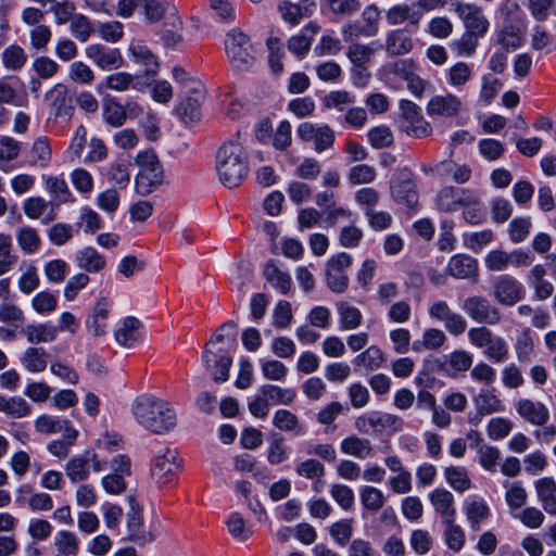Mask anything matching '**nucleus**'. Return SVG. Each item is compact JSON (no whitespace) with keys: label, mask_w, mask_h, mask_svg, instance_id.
I'll return each instance as SVG.
<instances>
[{"label":"nucleus","mask_w":556,"mask_h":556,"mask_svg":"<svg viewBox=\"0 0 556 556\" xmlns=\"http://www.w3.org/2000/svg\"><path fill=\"white\" fill-rule=\"evenodd\" d=\"M321 5L336 16L350 17L356 14L361 8V0H321Z\"/></svg>","instance_id":"obj_44"},{"label":"nucleus","mask_w":556,"mask_h":556,"mask_svg":"<svg viewBox=\"0 0 556 556\" xmlns=\"http://www.w3.org/2000/svg\"><path fill=\"white\" fill-rule=\"evenodd\" d=\"M103 119L112 127H121L125 124V111L123 104L114 98L106 99L103 102Z\"/></svg>","instance_id":"obj_55"},{"label":"nucleus","mask_w":556,"mask_h":556,"mask_svg":"<svg viewBox=\"0 0 556 556\" xmlns=\"http://www.w3.org/2000/svg\"><path fill=\"white\" fill-rule=\"evenodd\" d=\"M0 412L9 418H24L31 413V406L21 396L0 395Z\"/></svg>","instance_id":"obj_37"},{"label":"nucleus","mask_w":556,"mask_h":556,"mask_svg":"<svg viewBox=\"0 0 556 556\" xmlns=\"http://www.w3.org/2000/svg\"><path fill=\"white\" fill-rule=\"evenodd\" d=\"M496 42L506 51L518 49L522 43L519 28L511 24L503 26L497 33Z\"/></svg>","instance_id":"obj_56"},{"label":"nucleus","mask_w":556,"mask_h":556,"mask_svg":"<svg viewBox=\"0 0 556 556\" xmlns=\"http://www.w3.org/2000/svg\"><path fill=\"white\" fill-rule=\"evenodd\" d=\"M131 413L142 428L154 434H166L177 425L173 405L151 394L137 396L131 404Z\"/></svg>","instance_id":"obj_1"},{"label":"nucleus","mask_w":556,"mask_h":556,"mask_svg":"<svg viewBox=\"0 0 556 556\" xmlns=\"http://www.w3.org/2000/svg\"><path fill=\"white\" fill-rule=\"evenodd\" d=\"M129 52L134 62L146 66L144 75L147 77V81L156 76L160 66L159 62L155 55L146 46L132 45L129 48Z\"/></svg>","instance_id":"obj_35"},{"label":"nucleus","mask_w":556,"mask_h":556,"mask_svg":"<svg viewBox=\"0 0 556 556\" xmlns=\"http://www.w3.org/2000/svg\"><path fill=\"white\" fill-rule=\"evenodd\" d=\"M320 30L319 24L309 22L300 34L291 36L288 40V50L300 59H303L311 49L314 36Z\"/></svg>","instance_id":"obj_24"},{"label":"nucleus","mask_w":556,"mask_h":556,"mask_svg":"<svg viewBox=\"0 0 556 556\" xmlns=\"http://www.w3.org/2000/svg\"><path fill=\"white\" fill-rule=\"evenodd\" d=\"M464 513L472 531H479L482 522L486 521L491 515L489 505L482 498L465 502Z\"/></svg>","instance_id":"obj_30"},{"label":"nucleus","mask_w":556,"mask_h":556,"mask_svg":"<svg viewBox=\"0 0 556 556\" xmlns=\"http://www.w3.org/2000/svg\"><path fill=\"white\" fill-rule=\"evenodd\" d=\"M141 323L138 318L128 316L125 317L117 329L114 337L116 342L124 348H131L137 341L140 340Z\"/></svg>","instance_id":"obj_29"},{"label":"nucleus","mask_w":556,"mask_h":556,"mask_svg":"<svg viewBox=\"0 0 556 556\" xmlns=\"http://www.w3.org/2000/svg\"><path fill=\"white\" fill-rule=\"evenodd\" d=\"M55 556H76L79 551V540L71 531L62 530L54 536Z\"/></svg>","instance_id":"obj_45"},{"label":"nucleus","mask_w":556,"mask_h":556,"mask_svg":"<svg viewBox=\"0 0 556 556\" xmlns=\"http://www.w3.org/2000/svg\"><path fill=\"white\" fill-rule=\"evenodd\" d=\"M225 50L229 62L236 71L250 70L255 61L253 45L241 30H230L225 40Z\"/></svg>","instance_id":"obj_5"},{"label":"nucleus","mask_w":556,"mask_h":556,"mask_svg":"<svg viewBox=\"0 0 556 556\" xmlns=\"http://www.w3.org/2000/svg\"><path fill=\"white\" fill-rule=\"evenodd\" d=\"M455 13L464 23L467 31L477 36H484L490 27L488 18L483 15L482 9L476 4L459 2L455 7Z\"/></svg>","instance_id":"obj_12"},{"label":"nucleus","mask_w":556,"mask_h":556,"mask_svg":"<svg viewBox=\"0 0 556 556\" xmlns=\"http://www.w3.org/2000/svg\"><path fill=\"white\" fill-rule=\"evenodd\" d=\"M337 308L342 329L352 330L361 325L362 313L357 307L350 305L348 302H340Z\"/></svg>","instance_id":"obj_57"},{"label":"nucleus","mask_w":556,"mask_h":556,"mask_svg":"<svg viewBox=\"0 0 556 556\" xmlns=\"http://www.w3.org/2000/svg\"><path fill=\"white\" fill-rule=\"evenodd\" d=\"M295 396L296 393L291 388L266 383L257 389L255 397L249 402V412L263 419L267 417L270 405H291Z\"/></svg>","instance_id":"obj_4"},{"label":"nucleus","mask_w":556,"mask_h":556,"mask_svg":"<svg viewBox=\"0 0 556 556\" xmlns=\"http://www.w3.org/2000/svg\"><path fill=\"white\" fill-rule=\"evenodd\" d=\"M414 49V41L403 29H394L386 36V51L390 56H400Z\"/></svg>","instance_id":"obj_32"},{"label":"nucleus","mask_w":556,"mask_h":556,"mask_svg":"<svg viewBox=\"0 0 556 556\" xmlns=\"http://www.w3.org/2000/svg\"><path fill=\"white\" fill-rule=\"evenodd\" d=\"M265 279L282 294H287L292 285L291 276L281 271L273 261H269L264 267Z\"/></svg>","instance_id":"obj_41"},{"label":"nucleus","mask_w":556,"mask_h":556,"mask_svg":"<svg viewBox=\"0 0 556 556\" xmlns=\"http://www.w3.org/2000/svg\"><path fill=\"white\" fill-rule=\"evenodd\" d=\"M444 526L443 539L446 546L453 552H459L463 549L466 543V534L463 528L456 525L455 520L442 522Z\"/></svg>","instance_id":"obj_46"},{"label":"nucleus","mask_w":556,"mask_h":556,"mask_svg":"<svg viewBox=\"0 0 556 556\" xmlns=\"http://www.w3.org/2000/svg\"><path fill=\"white\" fill-rule=\"evenodd\" d=\"M473 202V191L458 187H445L437 195V206L443 212H454L462 204Z\"/></svg>","instance_id":"obj_18"},{"label":"nucleus","mask_w":556,"mask_h":556,"mask_svg":"<svg viewBox=\"0 0 556 556\" xmlns=\"http://www.w3.org/2000/svg\"><path fill=\"white\" fill-rule=\"evenodd\" d=\"M519 416L534 426H544L549 419L548 408L541 402L520 399L516 404Z\"/></svg>","instance_id":"obj_22"},{"label":"nucleus","mask_w":556,"mask_h":556,"mask_svg":"<svg viewBox=\"0 0 556 556\" xmlns=\"http://www.w3.org/2000/svg\"><path fill=\"white\" fill-rule=\"evenodd\" d=\"M138 76H134L126 72H115L108 75L98 87V89L104 87L113 91L122 92L128 90L129 88H134L139 91H144L150 83H141L138 80Z\"/></svg>","instance_id":"obj_25"},{"label":"nucleus","mask_w":556,"mask_h":556,"mask_svg":"<svg viewBox=\"0 0 556 556\" xmlns=\"http://www.w3.org/2000/svg\"><path fill=\"white\" fill-rule=\"evenodd\" d=\"M45 188L56 204L75 202L67 182L61 176H43Z\"/></svg>","instance_id":"obj_34"},{"label":"nucleus","mask_w":556,"mask_h":556,"mask_svg":"<svg viewBox=\"0 0 556 556\" xmlns=\"http://www.w3.org/2000/svg\"><path fill=\"white\" fill-rule=\"evenodd\" d=\"M391 193L397 203L408 207H414L418 203L416 185L409 169L403 168L394 174L391 181Z\"/></svg>","instance_id":"obj_10"},{"label":"nucleus","mask_w":556,"mask_h":556,"mask_svg":"<svg viewBox=\"0 0 556 556\" xmlns=\"http://www.w3.org/2000/svg\"><path fill=\"white\" fill-rule=\"evenodd\" d=\"M446 482L456 492L463 493L471 488V480L466 468L460 466H450L444 469Z\"/></svg>","instance_id":"obj_47"},{"label":"nucleus","mask_w":556,"mask_h":556,"mask_svg":"<svg viewBox=\"0 0 556 556\" xmlns=\"http://www.w3.org/2000/svg\"><path fill=\"white\" fill-rule=\"evenodd\" d=\"M514 349L519 362L530 363L532 361L534 344L530 329H525L517 336Z\"/></svg>","instance_id":"obj_60"},{"label":"nucleus","mask_w":556,"mask_h":556,"mask_svg":"<svg viewBox=\"0 0 556 556\" xmlns=\"http://www.w3.org/2000/svg\"><path fill=\"white\" fill-rule=\"evenodd\" d=\"M380 14L381 11L377 4L366 5L362 12V20L365 24L361 27L359 34L365 37L376 36L379 33Z\"/></svg>","instance_id":"obj_51"},{"label":"nucleus","mask_w":556,"mask_h":556,"mask_svg":"<svg viewBox=\"0 0 556 556\" xmlns=\"http://www.w3.org/2000/svg\"><path fill=\"white\" fill-rule=\"evenodd\" d=\"M273 425L280 431L291 432L299 435L303 432V427L295 414L292 412L280 408L275 412L273 416Z\"/></svg>","instance_id":"obj_43"},{"label":"nucleus","mask_w":556,"mask_h":556,"mask_svg":"<svg viewBox=\"0 0 556 556\" xmlns=\"http://www.w3.org/2000/svg\"><path fill=\"white\" fill-rule=\"evenodd\" d=\"M76 265L86 273L96 274L106 266L105 257L92 247H85L75 254Z\"/></svg>","instance_id":"obj_31"},{"label":"nucleus","mask_w":556,"mask_h":556,"mask_svg":"<svg viewBox=\"0 0 556 556\" xmlns=\"http://www.w3.org/2000/svg\"><path fill=\"white\" fill-rule=\"evenodd\" d=\"M202 362L215 382L222 383L229 379V369L232 365V356L229 354L222 351L218 354H214L208 344H206L202 353Z\"/></svg>","instance_id":"obj_16"},{"label":"nucleus","mask_w":556,"mask_h":556,"mask_svg":"<svg viewBox=\"0 0 556 556\" xmlns=\"http://www.w3.org/2000/svg\"><path fill=\"white\" fill-rule=\"evenodd\" d=\"M70 271V265L61 258L48 261L43 265V274L50 283H61Z\"/></svg>","instance_id":"obj_59"},{"label":"nucleus","mask_w":556,"mask_h":556,"mask_svg":"<svg viewBox=\"0 0 556 556\" xmlns=\"http://www.w3.org/2000/svg\"><path fill=\"white\" fill-rule=\"evenodd\" d=\"M165 26L168 27L162 35V40L165 46L175 48L182 42L181 30L184 27L182 20L178 15L177 9H172V14L167 17Z\"/></svg>","instance_id":"obj_40"},{"label":"nucleus","mask_w":556,"mask_h":556,"mask_svg":"<svg viewBox=\"0 0 556 556\" xmlns=\"http://www.w3.org/2000/svg\"><path fill=\"white\" fill-rule=\"evenodd\" d=\"M504 485L507 489L505 500L508 507L513 511L523 507L528 498V493L522 486V483L520 481H515L511 483L506 482Z\"/></svg>","instance_id":"obj_58"},{"label":"nucleus","mask_w":556,"mask_h":556,"mask_svg":"<svg viewBox=\"0 0 556 556\" xmlns=\"http://www.w3.org/2000/svg\"><path fill=\"white\" fill-rule=\"evenodd\" d=\"M111 303L108 299L101 298L97 301L91 312L88 314L85 326L92 337H102L106 333L108 317Z\"/></svg>","instance_id":"obj_21"},{"label":"nucleus","mask_w":556,"mask_h":556,"mask_svg":"<svg viewBox=\"0 0 556 556\" xmlns=\"http://www.w3.org/2000/svg\"><path fill=\"white\" fill-rule=\"evenodd\" d=\"M383 362L384 357L382 351L378 346L371 345L355 357L354 365L355 367L371 371L378 369Z\"/></svg>","instance_id":"obj_50"},{"label":"nucleus","mask_w":556,"mask_h":556,"mask_svg":"<svg viewBox=\"0 0 556 556\" xmlns=\"http://www.w3.org/2000/svg\"><path fill=\"white\" fill-rule=\"evenodd\" d=\"M403 421L400 417L380 412L362 415L355 420V428L361 433L368 434L372 431L381 432L387 429L397 431L402 428Z\"/></svg>","instance_id":"obj_11"},{"label":"nucleus","mask_w":556,"mask_h":556,"mask_svg":"<svg viewBox=\"0 0 556 556\" xmlns=\"http://www.w3.org/2000/svg\"><path fill=\"white\" fill-rule=\"evenodd\" d=\"M16 241L20 249L26 254L35 253L41 243L38 231L30 226H24L17 229Z\"/></svg>","instance_id":"obj_49"},{"label":"nucleus","mask_w":556,"mask_h":556,"mask_svg":"<svg viewBox=\"0 0 556 556\" xmlns=\"http://www.w3.org/2000/svg\"><path fill=\"white\" fill-rule=\"evenodd\" d=\"M353 258L345 252L332 255L326 263V283L336 293H343L349 287L346 269L351 267Z\"/></svg>","instance_id":"obj_6"},{"label":"nucleus","mask_w":556,"mask_h":556,"mask_svg":"<svg viewBox=\"0 0 556 556\" xmlns=\"http://www.w3.org/2000/svg\"><path fill=\"white\" fill-rule=\"evenodd\" d=\"M22 332L31 344L53 342L58 336V328L49 324L27 325Z\"/></svg>","instance_id":"obj_38"},{"label":"nucleus","mask_w":556,"mask_h":556,"mask_svg":"<svg viewBox=\"0 0 556 556\" xmlns=\"http://www.w3.org/2000/svg\"><path fill=\"white\" fill-rule=\"evenodd\" d=\"M139 172L136 176V191L141 195H148L156 190L164 180L163 166L153 151H143L136 156Z\"/></svg>","instance_id":"obj_3"},{"label":"nucleus","mask_w":556,"mask_h":556,"mask_svg":"<svg viewBox=\"0 0 556 556\" xmlns=\"http://www.w3.org/2000/svg\"><path fill=\"white\" fill-rule=\"evenodd\" d=\"M92 459V451H85L83 454L71 458L66 466L65 472L67 478L73 482H81L88 479L90 460Z\"/></svg>","instance_id":"obj_33"},{"label":"nucleus","mask_w":556,"mask_h":556,"mask_svg":"<svg viewBox=\"0 0 556 556\" xmlns=\"http://www.w3.org/2000/svg\"><path fill=\"white\" fill-rule=\"evenodd\" d=\"M141 8L149 23H156L164 16H166V18L169 17L172 9H176L168 2H160L157 0H144Z\"/></svg>","instance_id":"obj_52"},{"label":"nucleus","mask_w":556,"mask_h":556,"mask_svg":"<svg viewBox=\"0 0 556 556\" xmlns=\"http://www.w3.org/2000/svg\"><path fill=\"white\" fill-rule=\"evenodd\" d=\"M530 263L529 254L522 251L507 253L502 250H493L486 254L484 260L485 267L491 271H504L509 266H528Z\"/></svg>","instance_id":"obj_14"},{"label":"nucleus","mask_w":556,"mask_h":556,"mask_svg":"<svg viewBox=\"0 0 556 556\" xmlns=\"http://www.w3.org/2000/svg\"><path fill=\"white\" fill-rule=\"evenodd\" d=\"M340 450L343 454L354 456L359 459L369 457L372 454V446L368 439L350 435L340 443Z\"/></svg>","instance_id":"obj_36"},{"label":"nucleus","mask_w":556,"mask_h":556,"mask_svg":"<svg viewBox=\"0 0 556 556\" xmlns=\"http://www.w3.org/2000/svg\"><path fill=\"white\" fill-rule=\"evenodd\" d=\"M409 545L416 554L425 555L431 551L433 538L428 530L416 529L410 533Z\"/></svg>","instance_id":"obj_64"},{"label":"nucleus","mask_w":556,"mask_h":556,"mask_svg":"<svg viewBox=\"0 0 556 556\" xmlns=\"http://www.w3.org/2000/svg\"><path fill=\"white\" fill-rule=\"evenodd\" d=\"M536 497L542 508L551 516L556 517V481L552 477L540 478L534 481Z\"/></svg>","instance_id":"obj_27"},{"label":"nucleus","mask_w":556,"mask_h":556,"mask_svg":"<svg viewBox=\"0 0 556 556\" xmlns=\"http://www.w3.org/2000/svg\"><path fill=\"white\" fill-rule=\"evenodd\" d=\"M86 55L103 71L117 70L122 67L124 63V59L118 49L109 48L99 43L88 46Z\"/></svg>","instance_id":"obj_17"},{"label":"nucleus","mask_w":556,"mask_h":556,"mask_svg":"<svg viewBox=\"0 0 556 556\" xmlns=\"http://www.w3.org/2000/svg\"><path fill=\"white\" fill-rule=\"evenodd\" d=\"M472 76V67L465 62H457L446 73V80L450 86L460 89Z\"/></svg>","instance_id":"obj_53"},{"label":"nucleus","mask_w":556,"mask_h":556,"mask_svg":"<svg viewBox=\"0 0 556 556\" xmlns=\"http://www.w3.org/2000/svg\"><path fill=\"white\" fill-rule=\"evenodd\" d=\"M180 462L176 450L161 448L152 459L151 475L159 484L172 482L177 475Z\"/></svg>","instance_id":"obj_7"},{"label":"nucleus","mask_w":556,"mask_h":556,"mask_svg":"<svg viewBox=\"0 0 556 556\" xmlns=\"http://www.w3.org/2000/svg\"><path fill=\"white\" fill-rule=\"evenodd\" d=\"M386 21L390 26H399L404 23L417 26L420 22V13L412 3H399L386 11Z\"/></svg>","instance_id":"obj_26"},{"label":"nucleus","mask_w":556,"mask_h":556,"mask_svg":"<svg viewBox=\"0 0 556 556\" xmlns=\"http://www.w3.org/2000/svg\"><path fill=\"white\" fill-rule=\"evenodd\" d=\"M106 177L121 189L126 188L130 180L129 164L125 161H116L108 168Z\"/></svg>","instance_id":"obj_63"},{"label":"nucleus","mask_w":556,"mask_h":556,"mask_svg":"<svg viewBox=\"0 0 556 556\" xmlns=\"http://www.w3.org/2000/svg\"><path fill=\"white\" fill-rule=\"evenodd\" d=\"M446 273L456 279H470L477 276L478 262L466 254H456L451 257Z\"/></svg>","instance_id":"obj_28"},{"label":"nucleus","mask_w":556,"mask_h":556,"mask_svg":"<svg viewBox=\"0 0 556 556\" xmlns=\"http://www.w3.org/2000/svg\"><path fill=\"white\" fill-rule=\"evenodd\" d=\"M446 341L445 333L438 328H430L424 331L420 339L415 340L412 350L421 353L426 350H439Z\"/></svg>","instance_id":"obj_39"},{"label":"nucleus","mask_w":556,"mask_h":556,"mask_svg":"<svg viewBox=\"0 0 556 556\" xmlns=\"http://www.w3.org/2000/svg\"><path fill=\"white\" fill-rule=\"evenodd\" d=\"M131 509L127 513L126 526L128 535L126 540L144 546L154 540V535L150 530L144 529L142 517L137 507H135L134 497H129Z\"/></svg>","instance_id":"obj_19"},{"label":"nucleus","mask_w":556,"mask_h":556,"mask_svg":"<svg viewBox=\"0 0 556 556\" xmlns=\"http://www.w3.org/2000/svg\"><path fill=\"white\" fill-rule=\"evenodd\" d=\"M523 286L514 277L508 275L500 276L493 283L494 299L503 305L513 306L525 296Z\"/></svg>","instance_id":"obj_13"},{"label":"nucleus","mask_w":556,"mask_h":556,"mask_svg":"<svg viewBox=\"0 0 556 556\" xmlns=\"http://www.w3.org/2000/svg\"><path fill=\"white\" fill-rule=\"evenodd\" d=\"M462 308L475 321L490 326L497 325L502 320L500 311L485 298L472 295L465 299Z\"/></svg>","instance_id":"obj_9"},{"label":"nucleus","mask_w":556,"mask_h":556,"mask_svg":"<svg viewBox=\"0 0 556 556\" xmlns=\"http://www.w3.org/2000/svg\"><path fill=\"white\" fill-rule=\"evenodd\" d=\"M429 500L434 511L440 516L441 522L456 519L454 495L450 491L437 488L429 494Z\"/></svg>","instance_id":"obj_23"},{"label":"nucleus","mask_w":556,"mask_h":556,"mask_svg":"<svg viewBox=\"0 0 556 556\" xmlns=\"http://www.w3.org/2000/svg\"><path fill=\"white\" fill-rule=\"evenodd\" d=\"M50 115L55 121L68 123L72 118L74 106L68 89L64 84H55L45 96Z\"/></svg>","instance_id":"obj_8"},{"label":"nucleus","mask_w":556,"mask_h":556,"mask_svg":"<svg viewBox=\"0 0 556 556\" xmlns=\"http://www.w3.org/2000/svg\"><path fill=\"white\" fill-rule=\"evenodd\" d=\"M21 362L28 371L41 372L48 364L47 353L40 348H28L23 353Z\"/></svg>","instance_id":"obj_48"},{"label":"nucleus","mask_w":556,"mask_h":556,"mask_svg":"<svg viewBox=\"0 0 556 556\" xmlns=\"http://www.w3.org/2000/svg\"><path fill=\"white\" fill-rule=\"evenodd\" d=\"M511 517L519 520L523 526L530 529L540 528L545 519L544 514L533 506L526 507L519 511H511Z\"/></svg>","instance_id":"obj_62"},{"label":"nucleus","mask_w":556,"mask_h":556,"mask_svg":"<svg viewBox=\"0 0 556 556\" xmlns=\"http://www.w3.org/2000/svg\"><path fill=\"white\" fill-rule=\"evenodd\" d=\"M27 61V55L23 48L17 45H11L2 52V64L10 71L21 70Z\"/></svg>","instance_id":"obj_61"},{"label":"nucleus","mask_w":556,"mask_h":556,"mask_svg":"<svg viewBox=\"0 0 556 556\" xmlns=\"http://www.w3.org/2000/svg\"><path fill=\"white\" fill-rule=\"evenodd\" d=\"M216 170L219 181L228 187L239 186L249 172L248 155L239 140L224 143L216 154Z\"/></svg>","instance_id":"obj_2"},{"label":"nucleus","mask_w":556,"mask_h":556,"mask_svg":"<svg viewBox=\"0 0 556 556\" xmlns=\"http://www.w3.org/2000/svg\"><path fill=\"white\" fill-rule=\"evenodd\" d=\"M476 414L469 417V421L478 425L483 416L502 412L504 406L502 401L496 395L494 387H482L477 395L472 397Z\"/></svg>","instance_id":"obj_15"},{"label":"nucleus","mask_w":556,"mask_h":556,"mask_svg":"<svg viewBox=\"0 0 556 556\" xmlns=\"http://www.w3.org/2000/svg\"><path fill=\"white\" fill-rule=\"evenodd\" d=\"M29 164L35 167L45 168L49 165L52 156L50 142L47 137L37 138L29 151Z\"/></svg>","instance_id":"obj_42"},{"label":"nucleus","mask_w":556,"mask_h":556,"mask_svg":"<svg viewBox=\"0 0 556 556\" xmlns=\"http://www.w3.org/2000/svg\"><path fill=\"white\" fill-rule=\"evenodd\" d=\"M359 498L363 507L372 513L380 510L386 502V496L381 490L370 485L361 489Z\"/></svg>","instance_id":"obj_54"},{"label":"nucleus","mask_w":556,"mask_h":556,"mask_svg":"<svg viewBox=\"0 0 556 556\" xmlns=\"http://www.w3.org/2000/svg\"><path fill=\"white\" fill-rule=\"evenodd\" d=\"M462 106V100L457 96L446 93L432 97L426 106V111L429 116L454 117L459 114Z\"/></svg>","instance_id":"obj_20"}]
</instances>
